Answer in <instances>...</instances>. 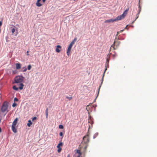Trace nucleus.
Segmentation results:
<instances>
[{
  "mask_svg": "<svg viewBox=\"0 0 157 157\" xmlns=\"http://www.w3.org/2000/svg\"><path fill=\"white\" fill-rule=\"evenodd\" d=\"M89 141V137L88 135L85 136L83 138V140L82 143L80 145L81 148H84V151H85L86 150L88 146V144Z\"/></svg>",
  "mask_w": 157,
  "mask_h": 157,
  "instance_id": "obj_1",
  "label": "nucleus"
},
{
  "mask_svg": "<svg viewBox=\"0 0 157 157\" xmlns=\"http://www.w3.org/2000/svg\"><path fill=\"white\" fill-rule=\"evenodd\" d=\"M9 103L7 101L3 102L1 107V111L2 113H6L9 111Z\"/></svg>",
  "mask_w": 157,
  "mask_h": 157,
  "instance_id": "obj_2",
  "label": "nucleus"
},
{
  "mask_svg": "<svg viewBox=\"0 0 157 157\" xmlns=\"http://www.w3.org/2000/svg\"><path fill=\"white\" fill-rule=\"evenodd\" d=\"M120 42L117 40H115L113 44L111 46L110 48V52H111L112 51L116 49L117 47L120 44Z\"/></svg>",
  "mask_w": 157,
  "mask_h": 157,
  "instance_id": "obj_3",
  "label": "nucleus"
},
{
  "mask_svg": "<svg viewBox=\"0 0 157 157\" xmlns=\"http://www.w3.org/2000/svg\"><path fill=\"white\" fill-rule=\"evenodd\" d=\"M129 9V8H128L124 11L122 15H121L117 17L115 19L116 21H117L123 19L127 14L128 12V11Z\"/></svg>",
  "mask_w": 157,
  "mask_h": 157,
  "instance_id": "obj_4",
  "label": "nucleus"
},
{
  "mask_svg": "<svg viewBox=\"0 0 157 157\" xmlns=\"http://www.w3.org/2000/svg\"><path fill=\"white\" fill-rule=\"evenodd\" d=\"M24 78L23 76H18L15 77L14 78L15 83H20L22 82Z\"/></svg>",
  "mask_w": 157,
  "mask_h": 157,
  "instance_id": "obj_5",
  "label": "nucleus"
},
{
  "mask_svg": "<svg viewBox=\"0 0 157 157\" xmlns=\"http://www.w3.org/2000/svg\"><path fill=\"white\" fill-rule=\"evenodd\" d=\"M84 150V148L82 147L81 148L80 147V145L79 147V149L78 150H77L76 153L78 154V155H81L82 153L81 152V151H82V152L84 153H85L86 152V149L85 151H83Z\"/></svg>",
  "mask_w": 157,
  "mask_h": 157,
  "instance_id": "obj_6",
  "label": "nucleus"
},
{
  "mask_svg": "<svg viewBox=\"0 0 157 157\" xmlns=\"http://www.w3.org/2000/svg\"><path fill=\"white\" fill-rule=\"evenodd\" d=\"M73 44H72L71 43L69 45L68 47V48L67 50V55L69 56L70 55V54L71 52V48L73 45Z\"/></svg>",
  "mask_w": 157,
  "mask_h": 157,
  "instance_id": "obj_7",
  "label": "nucleus"
},
{
  "mask_svg": "<svg viewBox=\"0 0 157 157\" xmlns=\"http://www.w3.org/2000/svg\"><path fill=\"white\" fill-rule=\"evenodd\" d=\"M63 143L61 142H60L57 146V147L58 148L57 151L58 152H60L62 150V148L60 147V146H62L63 145Z\"/></svg>",
  "mask_w": 157,
  "mask_h": 157,
  "instance_id": "obj_8",
  "label": "nucleus"
},
{
  "mask_svg": "<svg viewBox=\"0 0 157 157\" xmlns=\"http://www.w3.org/2000/svg\"><path fill=\"white\" fill-rule=\"evenodd\" d=\"M88 122L90 123L91 124V126L90 125H89V128H90L92 127V124L93 123V121L92 120V119L91 117L89 115V118L88 119Z\"/></svg>",
  "mask_w": 157,
  "mask_h": 157,
  "instance_id": "obj_9",
  "label": "nucleus"
},
{
  "mask_svg": "<svg viewBox=\"0 0 157 157\" xmlns=\"http://www.w3.org/2000/svg\"><path fill=\"white\" fill-rule=\"evenodd\" d=\"M61 49V47L59 45H58L56 46V51L57 52H59Z\"/></svg>",
  "mask_w": 157,
  "mask_h": 157,
  "instance_id": "obj_10",
  "label": "nucleus"
},
{
  "mask_svg": "<svg viewBox=\"0 0 157 157\" xmlns=\"http://www.w3.org/2000/svg\"><path fill=\"white\" fill-rule=\"evenodd\" d=\"M115 21H116V20L115 19H111L109 20H105V23H110V22H113Z\"/></svg>",
  "mask_w": 157,
  "mask_h": 157,
  "instance_id": "obj_11",
  "label": "nucleus"
},
{
  "mask_svg": "<svg viewBox=\"0 0 157 157\" xmlns=\"http://www.w3.org/2000/svg\"><path fill=\"white\" fill-rule=\"evenodd\" d=\"M17 121H18V118H17L13 121L12 126H16V125L17 123Z\"/></svg>",
  "mask_w": 157,
  "mask_h": 157,
  "instance_id": "obj_12",
  "label": "nucleus"
},
{
  "mask_svg": "<svg viewBox=\"0 0 157 157\" xmlns=\"http://www.w3.org/2000/svg\"><path fill=\"white\" fill-rule=\"evenodd\" d=\"M41 0H37L36 3V5L38 7H40L42 6V4H41L40 2Z\"/></svg>",
  "mask_w": 157,
  "mask_h": 157,
  "instance_id": "obj_13",
  "label": "nucleus"
},
{
  "mask_svg": "<svg viewBox=\"0 0 157 157\" xmlns=\"http://www.w3.org/2000/svg\"><path fill=\"white\" fill-rule=\"evenodd\" d=\"M109 62V60L108 59H107V62H106V64H105V67H106V68H105V72L104 73V74H105V71L107 69V67H109V64H108Z\"/></svg>",
  "mask_w": 157,
  "mask_h": 157,
  "instance_id": "obj_14",
  "label": "nucleus"
},
{
  "mask_svg": "<svg viewBox=\"0 0 157 157\" xmlns=\"http://www.w3.org/2000/svg\"><path fill=\"white\" fill-rule=\"evenodd\" d=\"M16 67L17 69H19L21 68V64L20 63H17L16 64Z\"/></svg>",
  "mask_w": 157,
  "mask_h": 157,
  "instance_id": "obj_15",
  "label": "nucleus"
},
{
  "mask_svg": "<svg viewBox=\"0 0 157 157\" xmlns=\"http://www.w3.org/2000/svg\"><path fill=\"white\" fill-rule=\"evenodd\" d=\"M12 129L14 133H16L17 132V130L16 128H15V126H12Z\"/></svg>",
  "mask_w": 157,
  "mask_h": 157,
  "instance_id": "obj_16",
  "label": "nucleus"
},
{
  "mask_svg": "<svg viewBox=\"0 0 157 157\" xmlns=\"http://www.w3.org/2000/svg\"><path fill=\"white\" fill-rule=\"evenodd\" d=\"M33 123L30 120H29L28 121L27 125L28 127H30L32 124Z\"/></svg>",
  "mask_w": 157,
  "mask_h": 157,
  "instance_id": "obj_17",
  "label": "nucleus"
},
{
  "mask_svg": "<svg viewBox=\"0 0 157 157\" xmlns=\"http://www.w3.org/2000/svg\"><path fill=\"white\" fill-rule=\"evenodd\" d=\"M24 86V84L22 83H21L20 84V86L19 87V88L20 90H21L23 89V87Z\"/></svg>",
  "mask_w": 157,
  "mask_h": 157,
  "instance_id": "obj_18",
  "label": "nucleus"
},
{
  "mask_svg": "<svg viewBox=\"0 0 157 157\" xmlns=\"http://www.w3.org/2000/svg\"><path fill=\"white\" fill-rule=\"evenodd\" d=\"M140 11H139V13H138V14H137L136 15V19H135V21L137 18H138V17H139V13H140Z\"/></svg>",
  "mask_w": 157,
  "mask_h": 157,
  "instance_id": "obj_19",
  "label": "nucleus"
},
{
  "mask_svg": "<svg viewBox=\"0 0 157 157\" xmlns=\"http://www.w3.org/2000/svg\"><path fill=\"white\" fill-rule=\"evenodd\" d=\"M77 38L76 37H75L74 38V39L72 41V42H71L72 44H74L75 43V42L77 40Z\"/></svg>",
  "mask_w": 157,
  "mask_h": 157,
  "instance_id": "obj_20",
  "label": "nucleus"
},
{
  "mask_svg": "<svg viewBox=\"0 0 157 157\" xmlns=\"http://www.w3.org/2000/svg\"><path fill=\"white\" fill-rule=\"evenodd\" d=\"M77 38L76 37H75L74 38V39L72 41V42H71L72 44H74L75 43V42L77 40Z\"/></svg>",
  "mask_w": 157,
  "mask_h": 157,
  "instance_id": "obj_21",
  "label": "nucleus"
},
{
  "mask_svg": "<svg viewBox=\"0 0 157 157\" xmlns=\"http://www.w3.org/2000/svg\"><path fill=\"white\" fill-rule=\"evenodd\" d=\"M48 108H47L46 110V118H48Z\"/></svg>",
  "mask_w": 157,
  "mask_h": 157,
  "instance_id": "obj_22",
  "label": "nucleus"
},
{
  "mask_svg": "<svg viewBox=\"0 0 157 157\" xmlns=\"http://www.w3.org/2000/svg\"><path fill=\"white\" fill-rule=\"evenodd\" d=\"M92 108V107L90 105H87L86 108V109L89 112V109H90V108Z\"/></svg>",
  "mask_w": 157,
  "mask_h": 157,
  "instance_id": "obj_23",
  "label": "nucleus"
},
{
  "mask_svg": "<svg viewBox=\"0 0 157 157\" xmlns=\"http://www.w3.org/2000/svg\"><path fill=\"white\" fill-rule=\"evenodd\" d=\"M13 89L16 90H18V88L15 86H13Z\"/></svg>",
  "mask_w": 157,
  "mask_h": 157,
  "instance_id": "obj_24",
  "label": "nucleus"
},
{
  "mask_svg": "<svg viewBox=\"0 0 157 157\" xmlns=\"http://www.w3.org/2000/svg\"><path fill=\"white\" fill-rule=\"evenodd\" d=\"M32 67V66L31 65H29L28 66L27 69L29 70H30Z\"/></svg>",
  "mask_w": 157,
  "mask_h": 157,
  "instance_id": "obj_25",
  "label": "nucleus"
},
{
  "mask_svg": "<svg viewBox=\"0 0 157 157\" xmlns=\"http://www.w3.org/2000/svg\"><path fill=\"white\" fill-rule=\"evenodd\" d=\"M59 128L60 129H63V126L62 125L60 124L59 125Z\"/></svg>",
  "mask_w": 157,
  "mask_h": 157,
  "instance_id": "obj_26",
  "label": "nucleus"
},
{
  "mask_svg": "<svg viewBox=\"0 0 157 157\" xmlns=\"http://www.w3.org/2000/svg\"><path fill=\"white\" fill-rule=\"evenodd\" d=\"M66 98L67 99H68L69 100H70L72 99V97H68L67 96L66 97Z\"/></svg>",
  "mask_w": 157,
  "mask_h": 157,
  "instance_id": "obj_27",
  "label": "nucleus"
},
{
  "mask_svg": "<svg viewBox=\"0 0 157 157\" xmlns=\"http://www.w3.org/2000/svg\"><path fill=\"white\" fill-rule=\"evenodd\" d=\"M22 69H24V70H23V72H25L27 71V69L25 67H23Z\"/></svg>",
  "mask_w": 157,
  "mask_h": 157,
  "instance_id": "obj_28",
  "label": "nucleus"
},
{
  "mask_svg": "<svg viewBox=\"0 0 157 157\" xmlns=\"http://www.w3.org/2000/svg\"><path fill=\"white\" fill-rule=\"evenodd\" d=\"M59 135H60V136H62V138L63 136V133L62 132H60L59 133Z\"/></svg>",
  "mask_w": 157,
  "mask_h": 157,
  "instance_id": "obj_29",
  "label": "nucleus"
},
{
  "mask_svg": "<svg viewBox=\"0 0 157 157\" xmlns=\"http://www.w3.org/2000/svg\"><path fill=\"white\" fill-rule=\"evenodd\" d=\"M15 29L14 28H13V29L12 30V33L13 34L15 32Z\"/></svg>",
  "mask_w": 157,
  "mask_h": 157,
  "instance_id": "obj_30",
  "label": "nucleus"
},
{
  "mask_svg": "<svg viewBox=\"0 0 157 157\" xmlns=\"http://www.w3.org/2000/svg\"><path fill=\"white\" fill-rule=\"evenodd\" d=\"M36 117H34L32 118V120L33 121L34 120H36Z\"/></svg>",
  "mask_w": 157,
  "mask_h": 157,
  "instance_id": "obj_31",
  "label": "nucleus"
},
{
  "mask_svg": "<svg viewBox=\"0 0 157 157\" xmlns=\"http://www.w3.org/2000/svg\"><path fill=\"white\" fill-rule=\"evenodd\" d=\"M14 101H18V99L17 98H15L14 99Z\"/></svg>",
  "mask_w": 157,
  "mask_h": 157,
  "instance_id": "obj_32",
  "label": "nucleus"
},
{
  "mask_svg": "<svg viewBox=\"0 0 157 157\" xmlns=\"http://www.w3.org/2000/svg\"><path fill=\"white\" fill-rule=\"evenodd\" d=\"M16 105H17V104L16 103H13V105H12V106L13 107H15Z\"/></svg>",
  "mask_w": 157,
  "mask_h": 157,
  "instance_id": "obj_33",
  "label": "nucleus"
},
{
  "mask_svg": "<svg viewBox=\"0 0 157 157\" xmlns=\"http://www.w3.org/2000/svg\"><path fill=\"white\" fill-rule=\"evenodd\" d=\"M120 33L119 32H117V34L116 36H117Z\"/></svg>",
  "mask_w": 157,
  "mask_h": 157,
  "instance_id": "obj_34",
  "label": "nucleus"
},
{
  "mask_svg": "<svg viewBox=\"0 0 157 157\" xmlns=\"http://www.w3.org/2000/svg\"><path fill=\"white\" fill-rule=\"evenodd\" d=\"M29 51H27V56L29 55Z\"/></svg>",
  "mask_w": 157,
  "mask_h": 157,
  "instance_id": "obj_35",
  "label": "nucleus"
},
{
  "mask_svg": "<svg viewBox=\"0 0 157 157\" xmlns=\"http://www.w3.org/2000/svg\"><path fill=\"white\" fill-rule=\"evenodd\" d=\"M124 31V30H120L119 32L120 33H121V32H123V31Z\"/></svg>",
  "mask_w": 157,
  "mask_h": 157,
  "instance_id": "obj_36",
  "label": "nucleus"
},
{
  "mask_svg": "<svg viewBox=\"0 0 157 157\" xmlns=\"http://www.w3.org/2000/svg\"><path fill=\"white\" fill-rule=\"evenodd\" d=\"M45 1L46 0H42V2H43L44 3L45 2Z\"/></svg>",
  "mask_w": 157,
  "mask_h": 157,
  "instance_id": "obj_37",
  "label": "nucleus"
},
{
  "mask_svg": "<svg viewBox=\"0 0 157 157\" xmlns=\"http://www.w3.org/2000/svg\"><path fill=\"white\" fill-rule=\"evenodd\" d=\"M113 56L114 57H115L116 56V54H113Z\"/></svg>",
  "mask_w": 157,
  "mask_h": 157,
  "instance_id": "obj_38",
  "label": "nucleus"
},
{
  "mask_svg": "<svg viewBox=\"0 0 157 157\" xmlns=\"http://www.w3.org/2000/svg\"><path fill=\"white\" fill-rule=\"evenodd\" d=\"M2 131V129L0 127V132H1Z\"/></svg>",
  "mask_w": 157,
  "mask_h": 157,
  "instance_id": "obj_39",
  "label": "nucleus"
},
{
  "mask_svg": "<svg viewBox=\"0 0 157 157\" xmlns=\"http://www.w3.org/2000/svg\"><path fill=\"white\" fill-rule=\"evenodd\" d=\"M67 157H70V155H68Z\"/></svg>",
  "mask_w": 157,
  "mask_h": 157,
  "instance_id": "obj_40",
  "label": "nucleus"
},
{
  "mask_svg": "<svg viewBox=\"0 0 157 157\" xmlns=\"http://www.w3.org/2000/svg\"><path fill=\"white\" fill-rule=\"evenodd\" d=\"M81 155H78L77 157H80Z\"/></svg>",
  "mask_w": 157,
  "mask_h": 157,
  "instance_id": "obj_41",
  "label": "nucleus"
},
{
  "mask_svg": "<svg viewBox=\"0 0 157 157\" xmlns=\"http://www.w3.org/2000/svg\"><path fill=\"white\" fill-rule=\"evenodd\" d=\"M128 26V25H126V27L125 28V29H126V28H127V27Z\"/></svg>",
  "mask_w": 157,
  "mask_h": 157,
  "instance_id": "obj_42",
  "label": "nucleus"
},
{
  "mask_svg": "<svg viewBox=\"0 0 157 157\" xmlns=\"http://www.w3.org/2000/svg\"><path fill=\"white\" fill-rule=\"evenodd\" d=\"M1 119H0V123L1 122Z\"/></svg>",
  "mask_w": 157,
  "mask_h": 157,
  "instance_id": "obj_43",
  "label": "nucleus"
},
{
  "mask_svg": "<svg viewBox=\"0 0 157 157\" xmlns=\"http://www.w3.org/2000/svg\"><path fill=\"white\" fill-rule=\"evenodd\" d=\"M110 54H112V53H110Z\"/></svg>",
  "mask_w": 157,
  "mask_h": 157,
  "instance_id": "obj_44",
  "label": "nucleus"
}]
</instances>
